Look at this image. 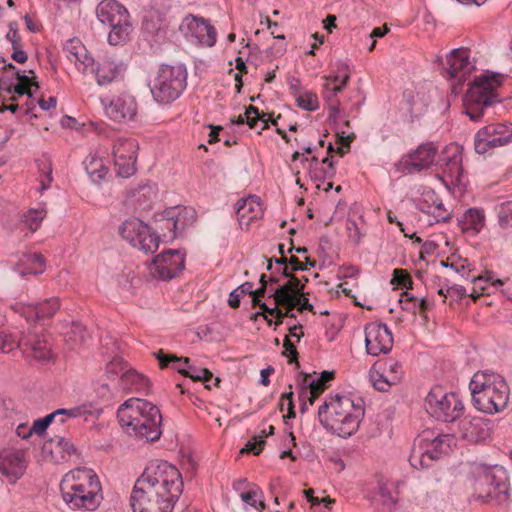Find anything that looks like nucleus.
<instances>
[{"label":"nucleus","mask_w":512,"mask_h":512,"mask_svg":"<svg viewBox=\"0 0 512 512\" xmlns=\"http://www.w3.org/2000/svg\"><path fill=\"white\" fill-rule=\"evenodd\" d=\"M182 492L179 470L167 461H155L136 480L130 506L133 512H172Z\"/></svg>","instance_id":"obj_1"},{"label":"nucleus","mask_w":512,"mask_h":512,"mask_svg":"<svg viewBox=\"0 0 512 512\" xmlns=\"http://www.w3.org/2000/svg\"><path fill=\"white\" fill-rule=\"evenodd\" d=\"M362 399L357 402L347 396H330L318 408V418L323 428L341 438L355 434L364 418Z\"/></svg>","instance_id":"obj_2"},{"label":"nucleus","mask_w":512,"mask_h":512,"mask_svg":"<svg viewBox=\"0 0 512 512\" xmlns=\"http://www.w3.org/2000/svg\"><path fill=\"white\" fill-rule=\"evenodd\" d=\"M60 492L72 510L94 511L103 500L100 480L88 468H76L66 473L60 482Z\"/></svg>","instance_id":"obj_3"},{"label":"nucleus","mask_w":512,"mask_h":512,"mask_svg":"<svg viewBox=\"0 0 512 512\" xmlns=\"http://www.w3.org/2000/svg\"><path fill=\"white\" fill-rule=\"evenodd\" d=\"M117 417L127 433L147 442L159 440L162 435V415L157 406L147 400L131 398L120 405Z\"/></svg>","instance_id":"obj_4"},{"label":"nucleus","mask_w":512,"mask_h":512,"mask_svg":"<svg viewBox=\"0 0 512 512\" xmlns=\"http://www.w3.org/2000/svg\"><path fill=\"white\" fill-rule=\"evenodd\" d=\"M474 406L486 414L503 411L509 403L510 389L505 378L492 371H477L470 383Z\"/></svg>","instance_id":"obj_5"},{"label":"nucleus","mask_w":512,"mask_h":512,"mask_svg":"<svg viewBox=\"0 0 512 512\" xmlns=\"http://www.w3.org/2000/svg\"><path fill=\"white\" fill-rule=\"evenodd\" d=\"M503 82L502 74L490 71L475 77L464 98L465 114L472 121H481L493 105L502 102L499 89Z\"/></svg>","instance_id":"obj_6"},{"label":"nucleus","mask_w":512,"mask_h":512,"mask_svg":"<svg viewBox=\"0 0 512 512\" xmlns=\"http://www.w3.org/2000/svg\"><path fill=\"white\" fill-rule=\"evenodd\" d=\"M187 86V69L183 64L161 65L150 83L153 99L160 104L177 100Z\"/></svg>","instance_id":"obj_7"},{"label":"nucleus","mask_w":512,"mask_h":512,"mask_svg":"<svg viewBox=\"0 0 512 512\" xmlns=\"http://www.w3.org/2000/svg\"><path fill=\"white\" fill-rule=\"evenodd\" d=\"M455 438L451 434H438L424 432L414 440L409 463L415 469L429 468L442 455L447 454Z\"/></svg>","instance_id":"obj_8"},{"label":"nucleus","mask_w":512,"mask_h":512,"mask_svg":"<svg viewBox=\"0 0 512 512\" xmlns=\"http://www.w3.org/2000/svg\"><path fill=\"white\" fill-rule=\"evenodd\" d=\"M98 20L111 28L108 42L111 45L125 43L132 32L130 15L124 5L117 0H102L96 7Z\"/></svg>","instance_id":"obj_9"},{"label":"nucleus","mask_w":512,"mask_h":512,"mask_svg":"<svg viewBox=\"0 0 512 512\" xmlns=\"http://www.w3.org/2000/svg\"><path fill=\"white\" fill-rule=\"evenodd\" d=\"M424 408L431 417L443 423L455 422L464 412V404L459 396L441 386L430 389L424 399Z\"/></svg>","instance_id":"obj_10"},{"label":"nucleus","mask_w":512,"mask_h":512,"mask_svg":"<svg viewBox=\"0 0 512 512\" xmlns=\"http://www.w3.org/2000/svg\"><path fill=\"white\" fill-rule=\"evenodd\" d=\"M120 234L133 247L146 254H153L159 247V236L138 218L128 219L120 227Z\"/></svg>","instance_id":"obj_11"},{"label":"nucleus","mask_w":512,"mask_h":512,"mask_svg":"<svg viewBox=\"0 0 512 512\" xmlns=\"http://www.w3.org/2000/svg\"><path fill=\"white\" fill-rule=\"evenodd\" d=\"M512 142V123H491L481 128L474 138L476 153L485 154Z\"/></svg>","instance_id":"obj_12"},{"label":"nucleus","mask_w":512,"mask_h":512,"mask_svg":"<svg viewBox=\"0 0 512 512\" xmlns=\"http://www.w3.org/2000/svg\"><path fill=\"white\" fill-rule=\"evenodd\" d=\"M438 152L437 142L421 143L416 149L401 158L397 164V169L407 174L427 170L435 163Z\"/></svg>","instance_id":"obj_13"},{"label":"nucleus","mask_w":512,"mask_h":512,"mask_svg":"<svg viewBox=\"0 0 512 512\" xmlns=\"http://www.w3.org/2000/svg\"><path fill=\"white\" fill-rule=\"evenodd\" d=\"M138 144L134 139L118 138L114 141L112 155L116 172L123 178H128L136 171Z\"/></svg>","instance_id":"obj_14"},{"label":"nucleus","mask_w":512,"mask_h":512,"mask_svg":"<svg viewBox=\"0 0 512 512\" xmlns=\"http://www.w3.org/2000/svg\"><path fill=\"white\" fill-rule=\"evenodd\" d=\"M184 37L192 42L212 47L216 43L215 28L202 17L187 15L179 26Z\"/></svg>","instance_id":"obj_15"},{"label":"nucleus","mask_w":512,"mask_h":512,"mask_svg":"<svg viewBox=\"0 0 512 512\" xmlns=\"http://www.w3.org/2000/svg\"><path fill=\"white\" fill-rule=\"evenodd\" d=\"M393 343L392 332L386 324L371 322L365 326V346L369 355L387 354L391 351Z\"/></svg>","instance_id":"obj_16"},{"label":"nucleus","mask_w":512,"mask_h":512,"mask_svg":"<svg viewBox=\"0 0 512 512\" xmlns=\"http://www.w3.org/2000/svg\"><path fill=\"white\" fill-rule=\"evenodd\" d=\"M506 473L502 467H484L475 481V490L482 497H497L506 492Z\"/></svg>","instance_id":"obj_17"},{"label":"nucleus","mask_w":512,"mask_h":512,"mask_svg":"<svg viewBox=\"0 0 512 512\" xmlns=\"http://www.w3.org/2000/svg\"><path fill=\"white\" fill-rule=\"evenodd\" d=\"M101 104L106 116L118 123L132 120L138 108L135 98L127 93L112 98H101Z\"/></svg>","instance_id":"obj_18"},{"label":"nucleus","mask_w":512,"mask_h":512,"mask_svg":"<svg viewBox=\"0 0 512 512\" xmlns=\"http://www.w3.org/2000/svg\"><path fill=\"white\" fill-rule=\"evenodd\" d=\"M27 460L25 452L18 449L0 451V472L10 484H15L25 473Z\"/></svg>","instance_id":"obj_19"},{"label":"nucleus","mask_w":512,"mask_h":512,"mask_svg":"<svg viewBox=\"0 0 512 512\" xmlns=\"http://www.w3.org/2000/svg\"><path fill=\"white\" fill-rule=\"evenodd\" d=\"M152 265L161 279L169 280L183 271L185 257L179 250H167L157 255L153 259Z\"/></svg>","instance_id":"obj_20"},{"label":"nucleus","mask_w":512,"mask_h":512,"mask_svg":"<svg viewBox=\"0 0 512 512\" xmlns=\"http://www.w3.org/2000/svg\"><path fill=\"white\" fill-rule=\"evenodd\" d=\"M490 432V420L481 416H466L459 423V434L469 443H478L486 440Z\"/></svg>","instance_id":"obj_21"},{"label":"nucleus","mask_w":512,"mask_h":512,"mask_svg":"<svg viewBox=\"0 0 512 512\" xmlns=\"http://www.w3.org/2000/svg\"><path fill=\"white\" fill-rule=\"evenodd\" d=\"M12 308L28 321H40L51 318L60 308V301L52 297L37 304L16 303Z\"/></svg>","instance_id":"obj_22"},{"label":"nucleus","mask_w":512,"mask_h":512,"mask_svg":"<svg viewBox=\"0 0 512 512\" xmlns=\"http://www.w3.org/2000/svg\"><path fill=\"white\" fill-rule=\"evenodd\" d=\"M448 73L459 82L465 81L466 77L475 69L474 63L470 60V51L461 47L453 49L447 56Z\"/></svg>","instance_id":"obj_23"},{"label":"nucleus","mask_w":512,"mask_h":512,"mask_svg":"<svg viewBox=\"0 0 512 512\" xmlns=\"http://www.w3.org/2000/svg\"><path fill=\"white\" fill-rule=\"evenodd\" d=\"M23 354L30 359L47 361L53 357L51 344L45 335L29 334L21 340Z\"/></svg>","instance_id":"obj_24"},{"label":"nucleus","mask_w":512,"mask_h":512,"mask_svg":"<svg viewBox=\"0 0 512 512\" xmlns=\"http://www.w3.org/2000/svg\"><path fill=\"white\" fill-rule=\"evenodd\" d=\"M235 208L241 229H247L251 223L255 220L261 219L263 216L260 199L254 195L239 199L235 204Z\"/></svg>","instance_id":"obj_25"},{"label":"nucleus","mask_w":512,"mask_h":512,"mask_svg":"<svg viewBox=\"0 0 512 512\" xmlns=\"http://www.w3.org/2000/svg\"><path fill=\"white\" fill-rule=\"evenodd\" d=\"M462 155L457 145H447L439 156L437 164L442 169L443 173L451 178V182L454 180L460 181L463 173L462 169Z\"/></svg>","instance_id":"obj_26"},{"label":"nucleus","mask_w":512,"mask_h":512,"mask_svg":"<svg viewBox=\"0 0 512 512\" xmlns=\"http://www.w3.org/2000/svg\"><path fill=\"white\" fill-rule=\"evenodd\" d=\"M67 59L73 63L82 74H87L95 66L94 58L78 39H70L64 46Z\"/></svg>","instance_id":"obj_27"},{"label":"nucleus","mask_w":512,"mask_h":512,"mask_svg":"<svg viewBox=\"0 0 512 512\" xmlns=\"http://www.w3.org/2000/svg\"><path fill=\"white\" fill-rule=\"evenodd\" d=\"M344 88L345 86H342L341 84L324 80L322 95L328 105L329 120L335 125L342 123L344 126L349 127V122L342 118L340 102L337 98L338 93H340Z\"/></svg>","instance_id":"obj_28"},{"label":"nucleus","mask_w":512,"mask_h":512,"mask_svg":"<svg viewBox=\"0 0 512 512\" xmlns=\"http://www.w3.org/2000/svg\"><path fill=\"white\" fill-rule=\"evenodd\" d=\"M472 282L473 287L471 292L469 293V296L473 299H477L486 292V283H490L491 286L500 290L504 295L508 296L509 298L512 296V288L509 285L506 288H504V286L510 282V279L495 278L493 272H486L484 275L473 277Z\"/></svg>","instance_id":"obj_29"},{"label":"nucleus","mask_w":512,"mask_h":512,"mask_svg":"<svg viewBox=\"0 0 512 512\" xmlns=\"http://www.w3.org/2000/svg\"><path fill=\"white\" fill-rule=\"evenodd\" d=\"M458 226L467 235L479 234L485 226L486 216L482 208L472 207L466 209L457 217Z\"/></svg>","instance_id":"obj_30"},{"label":"nucleus","mask_w":512,"mask_h":512,"mask_svg":"<svg viewBox=\"0 0 512 512\" xmlns=\"http://www.w3.org/2000/svg\"><path fill=\"white\" fill-rule=\"evenodd\" d=\"M88 413L86 406H76L70 409H57L54 412L48 414L43 418H38L33 422L32 431L36 435H42L46 432L49 425L56 417L68 416V417H82Z\"/></svg>","instance_id":"obj_31"},{"label":"nucleus","mask_w":512,"mask_h":512,"mask_svg":"<svg viewBox=\"0 0 512 512\" xmlns=\"http://www.w3.org/2000/svg\"><path fill=\"white\" fill-rule=\"evenodd\" d=\"M120 71L121 65L105 58L97 62L95 61V66H92L89 72L95 76L98 85L105 86L113 82Z\"/></svg>","instance_id":"obj_32"},{"label":"nucleus","mask_w":512,"mask_h":512,"mask_svg":"<svg viewBox=\"0 0 512 512\" xmlns=\"http://www.w3.org/2000/svg\"><path fill=\"white\" fill-rule=\"evenodd\" d=\"M305 285L296 277H291L285 284L278 287L272 294L276 305L285 307L287 304H294L296 296L300 295Z\"/></svg>","instance_id":"obj_33"},{"label":"nucleus","mask_w":512,"mask_h":512,"mask_svg":"<svg viewBox=\"0 0 512 512\" xmlns=\"http://www.w3.org/2000/svg\"><path fill=\"white\" fill-rule=\"evenodd\" d=\"M119 386L123 390L146 393L149 390L150 382L136 370L127 368L120 376Z\"/></svg>","instance_id":"obj_34"},{"label":"nucleus","mask_w":512,"mask_h":512,"mask_svg":"<svg viewBox=\"0 0 512 512\" xmlns=\"http://www.w3.org/2000/svg\"><path fill=\"white\" fill-rule=\"evenodd\" d=\"M232 123L243 124L247 123L250 128L257 129L258 133L265 130L269 126L270 116L265 113H260L259 109L255 106H248L244 114H240L237 120H231Z\"/></svg>","instance_id":"obj_35"},{"label":"nucleus","mask_w":512,"mask_h":512,"mask_svg":"<svg viewBox=\"0 0 512 512\" xmlns=\"http://www.w3.org/2000/svg\"><path fill=\"white\" fill-rule=\"evenodd\" d=\"M16 77L19 80V83L13 85L12 94L9 97L10 101H16L18 97L26 94L28 97H32V87H35V90L39 88V85L36 81L31 80L26 74L25 71H16Z\"/></svg>","instance_id":"obj_36"},{"label":"nucleus","mask_w":512,"mask_h":512,"mask_svg":"<svg viewBox=\"0 0 512 512\" xmlns=\"http://www.w3.org/2000/svg\"><path fill=\"white\" fill-rule=\"evenodd\" d=\"M187 213L188 210L185 207H171L165 210V218L162 221L165 224V228L173 232V237L177 230H184L186 223L182 220V215Z\"/></svg>","instance_id":"obj_37"},{"label":"nucleus","mask_w":512,"mask_h":512,"mask_svg":"<svg viewBox=\"0 0 512 512\" xmlns=\"http://www.w3.org/2000/svg\"><path fill=\"white\" fill-rule=\"evenodd\" d=\"M346 231L349 242L354 245H359L366 234L363 216L360 215L358 221L349 217L346 220Z\"/></svg>","instance_id":"obj_38"},{"label":"nucleus","mask_w":512,"mask_h":512,"mask_svg":"<svg viewBox=\"0 0 512 512\" xmlns=\"http://www.w3.org/2000/svg\"><path fill=\"white\" fill-rule=\"evenodd\" d=\"M156 357L161 368L171 366L174 370L183 375H185L187 368L190 367V359L187 357L179 358L174 355H165L161 350L156 354Z\"/></svg>","instance_id":"obj_39"},{"label":"nucleus","mask_w":512,"mask_h":512,"mask_svg":"<svg viewBox=\"0 0 512 512\" xmlns=\"http://www.w3.org/2000/svg\"><path fill=\"white\" fill-rule=\"evenodd\" d=\"M369 378L374 388L378 391H387L389 387L398 382L397 375H384V373H381L376 369V365L370 369Z\"/></svg>","instance_id":"obj_40"},{"label":"nucleus","mask_w":512,"mask_h":512,"mask_svg":"<svg viewBox=\"0 0 512 512\" xmlns=\"http://www.w3.org/2000/svg\"><path fill=\"white\" fill-rule=\"evenodd\" d=\"M84 164L92 181L97 182L105 177L107 170L101 159L95 156H90L85 159Z\"/></svg>","instance_id":"obj_41"},{"label":"nucleus","mask_w":512,"mask_h":512,"mask_svg":"<svg viewBox=\"0 0 512 512\" xmlns=\"http://www.w3.org/2000/svg\"><path fill=\"white\" fill-rule=\"evenodd\" d=\"M273 432L274 427L272 425H269L267 428H263L261 430V434L254 436L252 440L248 441L245 448H243L241 452L243 453L244 451H248L253 453L254 455H258L262 451L266 443L265 438L268 435H272Z\"/></svg>","instance_id":"obj_42"},{"label":"nucleus","mask_w":512,"mask_h":512,"mask_svg":"<svg viewBox=\"0 0 512 512\" xmlns=\"http://www.w3.org/2000/svg\"><path fill=\"white\" fill-rule=\"evenodd\" d=\"M46 214L45 208L30 209L23 215V222L30 232L34 233L41 226Z\"/></svg>","instance_id":"obj_43"},{"label":"nucleus","mask_w":512,"mask_h":512,"mask_svg":"<svg viewBox=\"0 0 512 512\" xmlns=\"http://www.w3.org/2000/svg\"><path fill=\"white\" fill-rule=\"evenodd\" d=\"M351 77L349 66L346 62L338 61L336 63V70L323 77L326 81H333L337 84H341L342 86H347Z\"/></svg>","instance_id":"obj_44"},{"label":"nucleus","mask_w":512,"mask_h":512,"mask_svg":"<svg viewBox=\"0 0 512 512\" xmlns=\"http://www.w3.org/2000/svg\"><path fill=\"white\" fill-rule=\"evenodd\" d=\"M17 347H21V340L9 330L0 329V353H9Z\"/></svg>","instance_id":"obj_45"},{"label":"nucleus","mask_w":512,"mask_h":512,"mask_svg":"<svg viewBox=\"0 0 512 512\" xmlns=\"http://www.w3.org/2000/svg\"><path fill=\"white\" fill-rule=\"evenodd\" d=\"M409 111L412 118H418L423 115L428 108V101L425 99L424 95L417 93L415 96H412L410 100H408Z\"/></svg>","instance_id":"obj_46"},{"label":"nucleus","mask_w":512,"mask_h":512,"mask_svg":"<svg viewBox=\"0 0 512 512\" xmlns=\"http://www.w3.org/2000/svg\"><path fill=\"white\" fill-rule=\"evenodd\" d=\"M240 497L243 502L249 504L250 506L256 509L264 508L263 492L260 488L256 486H253L252 489H250L247 492L241 493Z\"/></svg>","instance_id":"obj_47"},{"label":"nucleus","mask_w":512,"mask_h":512,"mask_svg":"<svg viewBox=\"0 0 512 512\" xmlns=\"http://www.w3.org/2000/svg\"><path fill=\"white\" fill-rule=\"evenodd\" d=\"M498 223L503 229L512 228V200L502 202L499 205Z\"/></svg>","instance_id":"obj_48"},{"label":"nucleus","mask_w":512,"mask_h":512,"mask_svg":"<svg viewBox=\"0 0 512 512\" xmlns=\"http://www.w3.org/2000/svg\"><path fill=\"white\" fill-rule=\"evenodd\" d=\"M253 293V283L251 282H245L238 286L236 289H234L228 299V303L230 307L237 308L240 305L241 298L246 294H252Z\"/></svg>","instance_id":"obj_49"},{"label":"nucleus","mask_w":512,"mask_h":512,"mask_svg":"<svg viewBox=\"0 0 512 512\" xmlns=\"http://www.w3.org/2000/svg\"><path fill=\"white\" fill-rule=\"evenodd\" d=\"M69 339L72 340L76 345L86 344L90 339V334L86 327L81 323H73L69 332Z\"/></svg>","instance_id":"obj_50"},{"label":"nucleus","mask_w":512,"mask_h":512,"mask_svg":"<svg viewBox=\"0 0 512 512\" xmlns=\"http://www.w3.org/2000/svg\"><path fill=\"white\" fill-rule=\"evenodd\" d=\"M295 307H298V310L301 312L303 310H312L313 306L309 303V299L305 296L304 292L301 291L300 295L296 296L294 304H287L285 306L286 312L285 315L287 317H296L293 313Z\"/></svg>","instance_id":"obj_51"},{"label":"nucleus","mask_w":512,"mask_h":512,"mask_svg":"<svg viewBox=\"0 0 512 512\" xmlns=\"http://www.w3.org/2000/svg\"><path fill=\"white\" fill-rule=\"evenodd\" d=\"M297 104L300 108L307 111H315L318 109V98L315 94L305 92L297 97Z\"/></svg>","instance_id":"obj_52"},{"label":"nucleus","mask_w":512,"mask_h":512,"mask_svg":"<svg viewBox=\"0 0 512 512\" xmlns=\"http://www.w3.org/2000/svg\"><path fill=\"white\" fill-rule=\"evenodd\" d=\"M128 365L123 362L120 358H115L112 361L109 362V364L106 367V374L109 378L115 379L119 378L122 374V372H125L127 370Z\"/></svg>","instance_id":"obj_53"},{"label":"nucleus","mask_w":512,"mask_h":512,"mask_svg":"<svg viewBox=\"0 0 512 512\" xmlns=\"http://www.w3.org/2000/svg\"><path fill=\"white\" fill-rule=\"evenodd\" d=\"M185 376L193 380L208 382L212 379V373L206 368H199L190 364L187 368Z\"/></svg>","instance_id":"obj_54"},{"label":"nucleus","mask_w":512,"mask_h":512,"mask_svg":"<svg viewBox=\"0 0 512 512\" xmlns=\"http://www.w3.org/2000/svg\"><path fill=\"white\" fill-rule=\"evenodd\" d=\"M392 284H396L398 286H401L402 288H405L406 290L412 289V279L410 275L402 270V269H395L393 271V279L391 281Z\"/></svg>","instance_id":"obj_55"},{"label":"nucleus","mask_w":512,"mask_h":512,"mask_svg":"<svg viewBox=\"0 0 512 512\" xmlns=\"http://www.w3.org/2000/svg\"><path fill=\"white\" fill-rule=\"evenodd\" d=\"M321 163L327 164L328 167L326 169H322V170H318L317 168H315V170L312 171L314 177L316 179L332 178L336 172L332 159L330 157L326 156L322 159Z\"/></svg>","instance_id":"obj_56"},{"label":"nucleus","mask_w":512,"mask_h":512,"mask_svg":"<svg viewBox=\"0 0 512 512\" xmlns=\"http://www.w3.org/2000/svg\"><path fill=\"white\" fill-rule=\"evenodd\" d=\"M303 385H305L311 393L318 395H320L325 389L323 376H320L317 379H311L310 376L305 375Z\"/></svg>","instance_id":"obj_57"},{"label":"nucleus","mask_w":512,"mask_h":512,"mask_svg":"<svg viewBox=\"0 0 512 512\" xmlns=\"http://www.w3.org/2000/svg\"><path fill=\"white\" fill-rule=\"evenodd\" d=\"M51 443H55L59 450L64 452L67 456L76 454V448L70 439L61 436H55L51 439Z\"/></svg>","instance_id":"obj_58"},{"label":"nucleus","mask_w":512,"mask_h":512,"mask_svg":"<svg viewBox=\"0 0 512 512\" xmlns=\"http://www.w3.org/2000/svg\"><path fill=\"white\" fill-rule=\"evenodd\" d=\"M376 496L385 506H392L395 503L392 490L386 484H379Z\"/></svg>","instance_id":"obj_59"},{"label":"nucleus","mask_w":512,"mask_h":512,"mask_svg":"<svg viewBox=\"0 0 512 512\" xmlns=\"http://www.w3.org/2000/svg\"><path fill=\"white\" fill-rule=\"evenodd\" d=\"M280 410L283 412L287 410V416L288 418H295V410H294V404H293V392L289 391L284 393L281 396L280 399Z\"/></svg>","instance_id":"obj_60"},{"label":"nucleus","mask_w":512,"mask_h":512,"mask_svg":"<svg viewBox=\"0 0 512 512\" xmlns=\"http://www.w3.org/2000/svg\"><path fill=\"white\" fill-rule=\"evenodd\" d=\"M442 265L448 266V264H445L444 262H442ZM449 267L456 273L460 274L462 277L468 276L471 272L470 264L467 260L459 259L458 261H454L449 264Z\"/></svg>","instance_id":"obj_61"},{"label":"nucleus","mask_w":512,"mask_h":512,"mask_svg":"<svg viewBox=\"0 0 512 512\" xmlns=\"http://www.w3.org/2000/svg\"><path fill=\"white\" fill-rule=\"evenodd\" d=\"M6 39L11 43L12 49L15 47H22V39L18 33L17 24L15 22L9 24V31L6 34Z\"/></svg>","instance_id":"obj_62"},{"label":"nucleus","mask_w":512,"mask_h":512,"mask_svg":"<svg viewBox=\"0 0 512 512\" xmlns=\"http://www.w3.org/2000/svg\"><path fill=\"white\" fill-rule=\"evenodd\" d=\"M432 214L435 217L436 222H446L450 220V213L444 208V205L441 201H438L435 206L432 208Z\"/></svg>","instance_id":"obj_63"},{"label":"nucleus","mask_w":512,"mask_h":512,"mask_svg":"<svg viewBox=\"0 0 512 512\" xmlns=\"http://www.w3.org/2000/svg\"><path fill=\"white\" fill-rule=\"evenodd\" d=\"M346 131L344 129L338 128V136H339V143L342 145V147H338L337 152L340 155H344L345 150L343 147H350V143L353 141L355 135L353 133L345 135Z\"/></svg>","instance_id":"obj_64"}]
</instances>
